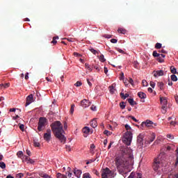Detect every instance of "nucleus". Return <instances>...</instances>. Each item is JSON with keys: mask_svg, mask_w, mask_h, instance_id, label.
I'll return each instance as SVG.
<instances>
[{"mask_svg": "<svg viewBox=\"0 0 178 178\" xmlns=\"http://www.w3.org/2000/svg\"><path fill=\"white\" fill-rule=\"evenodd\" d=\"M33 145H35V147H40L41 145L39 142H37L35 140L33 141Z\"/></svg>", "mask_w": 178, "mask_h": 178, "instance_id": "obj_41", "label": "nucleus"}, {"mask_svg": "<svg viewBox=\"0 0 178 178\" xmlns=\"http://www.w3.org/2000/svg\"><path fill=\"white\" fill-rule=\"evenodd\" d=\"M17 156H18V158H22V156H23V152L19 151V152L17 153Z\"/></svg>", "mask_w": 178, "mask_h": 178, "instance_id": "obj_38", "label": "nucleus"}, {"mask_svg": "<svg viewBox=\"0 0 178 178\" xmlns=\"http://www.w3.org/2000/svg\"><path fill=\"white\" fill-rule=\"evenodd\" d=\"M93 173L95 175H96V176H99V172L98 171H97V170H94Z\"/></svg>", "mask_w": 178, "mask_h": 178, "instance_id": "obj_57", "label": "nucleus"}, {"mask_svg": "<svg viewBox=\"0 0 178 178\" xmlns=\"http://www.w3.org/2000/svg\"><path fill=\"white\" fill-rule=\"evenodd\" d=\"M109 91L111 94H115V91H116V89L115 88V87L113 86V85H112L111 86H109Z\"/></svg>", "mask_w": 178, "mask_h": 178, "instance_id": "obj_21", "label": "nucleus"}, {"mask_svg": "<svg viewBox=\"0 0 178 178\" xmlns=\"http://www.w3.org/2000/svg\"><path fill=\"white\" fill-rule=\"evenodd\" d=\"M105 38H111L112 35H104Z\"/></svg>", "mask_w": 178, "mask_h": 178, "instance_id": "obj_62", "label": "nucleus"}, {"mask_svg": "<svg viewBox=\"0 0 178 178\" xmlns=\"http://www.w3.org/2000/svg\"><path fill=\"white\" fill-rule=\"evenodd\" d=\"M163 82H158L157 83V87H159V88H160V90H163Z\"/></svg>", "mask_w": 178, "mask_h": 178, "instance_id": "obj_24", "label": "nucleus"}, {"mask_svg": "<svg viewBox=\"0 0 178 178\" xmlns=\"http://www.w3.org/2000/svg\"><path fill=\"white\" fill-rule=\"evenodd\" d=\"M150 86L152 88H155V83L154 81H150Z\"/></svg>", "mask_w": 178, "mask_h": 178, "instance_id": "obj_50", "label": "nucleus"}, {"mask_svg": "<svg viewBox=\"0 0 178 178\" xmlns=\"http://www.w3.org/2000/svg\"><path fill=\"white\" fill-rule=\"evenodd\" d=\"M48 123V120H47L44 117H41L39 118V122L38 124V131H42L44 129H45V127L47 126Z\"/></svg>", "mask_w": 178, "mask_h": 178, "instance_id": "obj_3", "label": "nucleus"}, {"mask_svg": "<svg viewBox=\"0 0 178 178\" xmlns=\"http://www.w3.org/2000/svg\"><path fill=\"white\" fill-rule=\"evenodd\" d=\"M104 134H106V136H111V131H109L108 130H105L104 131Z\"/></svg>", "mask_w": 178, "mask_h": 178, "instance_id": "obj_43", "label": "nucleus"}, {"mask_svg": "<svg viewBox=\"0 0 178 178\" xmlns=\"http://www.w3.org/2000/svg\"><path fill=\"white\" fill-rule=\"evenodd\" d=\"M74 56H76V57H80V56H81V54H79V53H77V52H74Z\"/></svg>", "mask_w": 178, "mask_h": 178, "instance_id": "obj_58", "label": "nucleus"}, {"mask_svg": "<svg viewBox=\"0 0 178 178\" xmlns=\"http://www.w3.org/2000/svg\"><path fill=\"white\" fill-rule=\"evenodd\" d=\"M142 85L143 86V87H147V86H148V83L147 82V81L143 80Z\"/></svg>", "mask_w": 178, "mask_h": 178, "instance_id": "obj_40", "label": "nucleus"}, {"mask_svg": "<svg viewBox=\"0 0 178 178\" xmlns=\"http://www.w3.org/2000/svg\"><path fill=\"white\" fill-rule=\"evenodd\" d=\"M83 133H84V134H88V133H90V128L88 127H85L83 129Z\"/></svg>", "mask_w": 178, "mask_h": 178, "instance_id": "obj_23", "label": "nucleus"}, {"mask_svg": "<svg viewBox=\"0 0 178 178\" xmlns=\"http://www.w3.org/2000/svg\"><path fill=\"white\" fill-rule=\"evenodd\" d=\"M25 159L26 161H29V162H30V163H34V160L30 159V157L27 156H24Z\"/></svg>", "mask_w": 178, "mask_h": 178, "instance_id": "obj_34", "label": "nucleus"}, {"mask_svg": "<svg viewBox=\"0 0 178 178\" xmlns=\"http://www.w3.org/2000/svg\"><path fill=\"white\" fill-rule=\"evenodd\" d=\"M143 138H144V136L140 134L138 136V139H137V143L138 144H139V145H143Z\"/></svg>", "mask_w": 178, "mask_h": 178, "instance_id": "obj_12", "label": "nucleus"}, {"mask_svg": "<svg viewBox=\"0 0 178 178\" xmlns=\"http://www.w3.org/2000/svg\"><path fill=\"white\" fill-rule=\"evenodd\" d=\"M99 59L100 62H102V63L106 61V59H105V57L104 56V54L100 55L99 57Z\"/></svg>", "mask_w": 178, "mask_h": 178, "instance_id": "obj_25", "label": "nucleus"}, {"mask_svg": "<svg viewBox=\"0 0 178 178\" xmlns=\"http://www.w3.org/2000/svg\"><path fill=\"white\" fill-rule=\"evenodd\" d=\"M118 33H120V34H126V29L119 28L118 30Z\"/></svg>", "mask_w": 178, "mask_h": 178, "instance_id": "obj_26", "label": "nucleus"}, {"mask_svg": "<svg viewBox=\"0 0 178 178\" xmlns=\"http://www.w3.org/2000/svg\"><path fill=\"white\" fill-rule=\"evenodd\" d=\"M159 168H161V161L159 159H155L153 163V170L155 172H158Z\"/></svg>", "mask_w": 178, "mask_h": 178, "instance_id": "obj_7", "label": "nucleus"}, {"mask_svg": "<svg viewBox=\"0 0 178 178\" xmlns=\"http://www.w3.org/2000/svg\"><path fill=\"white\" fill-rule=\"evenodd\" d=\"M90 126L93 129H95L98 126V122H97V120L94 119L90 122Z\"/></svg>", "mask_w": 178, "mask_h": 178, "instance_id": "obj_15", "label": "nucleus"}, {"mask_svg": "<svg viewBox=\"0 0 178 178\" xmlns=\"http://www.w3.org/2000/svg\"><path fill=\"white\" fill-rule=\"evenodd\" d=\"M90 52H92V54H93L94 55H97V54H98V51L94 49L93 48L90 49Z\"/></svg>", "mask_w": 178, "mask_h": 178, "instance_id": "obj_36", "label": "nucleus"}, {"mask_svg": "<svg viewBox=\"0 0 178 178\" xmlns=\"http://www.w3.org/2000/svg\"><path fill=\"white\" fill-rule=\"evenodd\" d=\"M131 119H132V120H134V122H138V120L137 119H136L134 116H130Z\"/></svg>", "mask_w": 178, "mask_h": 178, "instance_id": "obj_61", "label": "nucleus"}, {"mask_svg": "<svg viewBox=\"0 0 178 178\" xmlns=\"http://www.w3.org/2000/svg\"><path fill=\"white\" fill-rule=\"evenodd\" d=\"M161 109H162L161 110L162 113H166V107L162 106Z\"/></svg>", "mask_w": 178, "mask_h": 178, "instance_id": "obj_48", "label": "nucleus"}, {"mask_svg": "<svg viewBox=\"0 0 178 178\" xmlns=\"http://www.w3.org/2000/svg\"><path fill=\"white\" fill-rule=\"evenodd\" d=\"M138 96L139 97V98H141V99H145V98H147V95L143 92H138Z\"/></svg>", "mask_w": 178, "mask_h": 178, "instance_id": "obj_16", "label": "nucleus"}, {"mask_svg": "<svg viewBox=\"0 0 178 178\" xmlns=\"http://www.w3.org/2000/svg\"><path fill=\"white\" fill-rule=\"evenodd\" d=\"M125 129L127 130V131H131L129 130H131V127L129 124H125Z\"/></svg>", "mask_w": 178, "mask_h": 178, "instance_id": "obj_45", "label": "nucleus"}, {"mask_svg": "<svg viewBox=\"0 0 178 178\" xmlns=\"http://www.w3.org/2000/svg\"><path fill=\"white\" fill-rule=\"evenodd\" d=\"M170 72H171V73H172V74H176V73H177V71L173 66L170 67Z\"/></svg>", "mask_w": 178, "mask_h": 178, "instance_id": "obj_28", "label": "nucleus"}, {"mask_svg": "<svg viewBox=\"0 0 178 178\" xmlns=\"http://www.w3.org/2000/svg\"><path fill=\"white\" fill-rule=\"evenodd\" d=\"M120 97H121L123 99H126V98H129V93H126V94L124 95V93L121 92V93H120Z\"/></svg>", "mask_w": 178, "mask_h": 178, "instance_id": "obj_22", "label": "nucleus"}, {"mask_svg": "<svg viewBox=\"0 0 178 178\" xmlns=\"http://www.w3.org/2000/svg\"><path fill=\"white\" fill-rule=\"evenodd\" d=\"M120 151L122 156L115 158V165L120 175L126 177V175L130 172V168L134 163L133 150L127 146H122Z\"/></svg>", "mask_w": 178, "mask_h": 178, "instance_id": "obj_1", "label": "nucleus"}, {"mask_svg": "<svg viewBox=\"0 0 178 178\" xmlns=\"http://www.w3.org/2000/svg\"><path fill=\"white\" fill-rule=\"evenodd\" d=\"M0 168L1 169H6V164L3 161L0 162Z\"/></svg>", "mask_w": 178, "mask_h": 178, "instance_id": "obj_30", "label": "nucleus"}, {"mask_svg": "<svg viewBox=\"0 0 178 178\" xmlns=\"http://www.w3.org/2000/svg\"><path fill=\"white\" fill-rule=\"evenodd\" d=\"M104 73L105 74H108V68L106 67H104Z\"/></svg>", "mask_w": 178, "mask_h": 178, "instance_id": "obj_63", "label": "nucleus"}, {"mask_svg": "<svg viewBox=\"0 0 178 178\" xmlns=\"http://www.w3.org/2000/svg\"><path fill=\"white\" fill-rule=\"evenodd\" d=\"M85 67L86 69H87V70H88L89 72H92V69L91 68V66H90L88 63H85Z\"/></svg>", "mask_w": 178, "mask_h": 178, "instance_id": "obj_27", "label": "nucleus"}, {"mask_svg": "<svg viewBox=\"0 0 178 178\" xmlns=\"http://www.w3.org/2000/svg\"><path fill=\"white\" fill-rule=\"evenodd\" d=\"M83 178H91L90 177V173L83 174Z\"/></svg>", "mask_w": 178, "mask_h": 178, "instance_id": "obj_46", "label": "nucleus"}, {"mask_svg": "<svg viewBox=\"0 0 178 178\" xmlns=\"http://www.w3.org/2000/svg\"><path fill=\"white\" fill-rule=\"evenodd\" d=\"M50 126L56 138H58L60 143L65 144L66 143V137L63 135L65 131L63 130V125H62L60 121H56L51 123Z\"/></svg>", "mask_w": 178, "mask_h": 178, "instance_id": "obj_2", "label": "nucleus"}, {"mask_svg": "<svg viewBox=\"0 0 178 178\" xmlns=\"http://www.w3.org/2000/svg\"><path fill=\"white\" fill-rule=\"evenodd\" d=\"M25 80H29V72H26L25 75Z\"/></svg>", "mask_w": 178, "mask_h": 178, "instance_id": "obj_64", "label": "nucleus"}, {"mask_svg": "<svg viewBox=\"0 0 178 178\" xmlns=\"http://www.w3.org/2000/svg\"><path fill=\"white\" fill-rule=\"evenodd\" d=\"M124 84H125L126 86H129V80L124 79Z\"/></svg>", "mask_w": 178, "mask_h": 178, "instance_id": "obj_53", "label": "nucleus"}, {"mask_svg": "<svg viewBox=\"0 0 178 178\" xmlns=\"http://www.w3.org/2000/svg\"><path fill=\"white\" fill-rule=\"evenodd\" d=\"M74 175H75V176L76 177H78V178H80L81 177V170H74Z\"/></svg>", "mask_w": 178, "mask_h": 178, "instance_id": "obj_17", "label": "nucleus"}, {"mask_svg": "<svg viewBox=\"0 0 178 178\" xmlns=\"http://www.w3.org/2000/svg\"><path fill=\"white\" fill-rule=\"evenodd\" d=\"M81 105L83 108H88V106L91 105V103H90L87 99H83L81 102Z\"/></svg>", "mask_w": 178, "mask_h": 178, "instance_id": "obj_10", "label": "nucleus"}, {"mask_svg": "<svg viewBox=\"0 0 178 178\" xmlns=\"http://www.w3.org/2000/svg\"><path fill=\"white\" fill-rule=\"evenodd\" d=\"M94 68L95 69V70H97V72H99V70H100L99 66H98V65H95L94 67Z\"/></svg>", "mask_w": 178, "mask_h": 178, "instance_id": "obj_60", "label": "nucleus"}, {"mask_svg": "<svg viewBox=\"0 0 178 178\" xmlns=\"http://www.w3.org/2000/svg\"><path fill=\"white\" fill-rule=\"evenodd\" d=\"M51 134H52V132L51 131V129H47V132L44 134V136H43L44 140L47 143H49V141H51Z\"/></svg>", "mask_w": 178, "mask_h": 178, "instance_id": "obj_6", "label": "nucleus"}, {"mask_svg": "<svg viewBox=\"0 0 178 178\" xmlns=\"http://www.w3.org/2000/svg\"><path fill=\"white\" fill-rule=\"evenodd\" d=\"M171 80L172 81H177V76L175 74L171 75Z\"/></svg>", "mask_w": 178, "mask_h": 178, "instance_id": "obj_33", "label": "nucleus"}, {"mask_svg": "<svg viewBox=\"0 0 178 178\" xmlns=\"http://www.w3.org/2000/svg\"><path fill=\"white\" fill-rule=\"evenodd\" d=\"M87 83L90 87H92V83L90 81V79H87Z\"/></svg>", "mask_w": 178, "mask_h": 178, "instance_id": "obj_59", "label": "nucleus"}, {"mask_svg": "<svg viewBox=\"0 0 178 178\" xmlns=\"http://www.w3.org/2000/svg\"><path fill=\"white\" fill-rule=\"evenodd\" d=\"M131 140H133V134L131 131H127L125 133V136L122 140L124 144H126V145H130L131 144Z\"/></svg>", "mask_w": 178, "mask_h": 178, "instance_id": "obj_4", "label": "nucleus"}, {"mask_svg": "<svg viewBox=\"0 0 178 178\" xmlns=\"http://www.w3.org/2000/svg\"><path fill=\"white\" fill-rule=\"evenodd\" d=\"M90 109H91V111H97V106L92 105V106L90 107Z\"/></svg>", "mask_w": 178, "mask_h": 178, "instance_id": "obj_56", "label": "nucleus"}, {"mask_svg": "<svg viewBox=\"0 0 178 178\" xmlns=\"http://www.w3.org/2000/svg\"><path fill=\"white\" fill-rule=\"evenodd\" d=\"M163 58V57H162V56H159L157 58L158 62H159L160 63H163V62H165V60Z\"/></svg>", "mask_w": 178, "mask_h": 178, "instance_id": "obj_29", "label": "nucleus"}, {"mask_svg": "<svg viewBox=\"0 0 178 178\" xmlns=\"http://www.w3.org/2000/svg\"><path fill=\"white\" fill-rule=\"evenodd\" d=\"M129 84H131L132 86H134V81H133V79L129 78V80H128Z\"/></svg>", "mask_w": 178, "mask_h": 178, "instance_id": "obj_42", "label": "nucleus"}, {"mask_svg": "<svg viewBox=\"0 0 178 178\" xmlns=\"http://www.w3.org/2000/svg\"><path fill=\"white\" fill-rule=\"evenodd\" d=\"M19 129L22 131H24V124H20Z\"/></svg>", "mask_w": 178, "mask_h": 178, "instance_id": "obj_51", "label": "nucleus"}, {"mask_svg": "<svg viewBox=\"0 0 178 178\" xmlns=\"http://www.w3.org/2000/svg\"><path fill=\"white\" fill-rule=\"evenodd\" d=\"M160 102L162 106H168V99H166V97H160Z\"/></svg>", "mask_w": 178, "mask_h": 178, "instance_id": "obj_11", "label": "nucleus"}, {"mask_svg": "<svg viewBox=\"0 0 178 178\" xmlns=\"http://www.w3.org/2000/svg\"><path fill=\"white\" fill-rule=\"evenodd\" d=\"M102 178H112V171L108 168L102 169Z\"/></svg>", "mask_w": 178, "mask_h": 178, "instance_id": "obj_5", "label": "nucleus"}, {"mask_svg": "<svg viewBox=\"0 0 178 178\" xmlns=\"http://www.w3.org/2000/svg\"><path fill=\"white\" fill-rule=\"evenodd\" d=\"M167 138H169L170 140H173V138H175V137L172 134H168Z\"/></svg>", "mask_w": 178, "mask_h": 178, "instance_id": "obj_44", "label": "nucleus"}, {"mask_svg": "<svg viewBox=\"0 0 178 178\" xmlns=\"http://www.w3.org/2000/svg\"><path fill=\"white\" fill-rule=\"evenodd\" d=\"M83 83H81V81H77L76 83H74L75 87H80L81 86Z\"/></svg>", "mask_w": 178, "mask_h": 178, "instance_id": "obj_39", "label": "nucleus"}, {"mask_svg": "<svg viewBox=\"0 0 178 178\" xmlns=\"http://www.w3.org/2000/svg\"><path fill=\"white\" fill-rule=\"evenodd\" d=\"M39 176H40V177H43V178H52L48 174H45L44 172L39 173Z\"/></svg>", "mask_w": 178, "mask_h": 178, "instance_id": "obj_19", "label": "nucleus"}, {"mask_svg": "<svg viewBox=\"0 0 178 178\" xmlns=\"http://www.w3.org/2000/svg\"><path fill=\"white\" fill-rule=\"evenodd\" d=\"M154 77H158L160 76H163V70H157L154 72Z\"/></svg>", "mask_w": 178, "mask_h": 178, "instance_id": "obj_13", "label": "nucleus"}, {"mask_svg": "<svg viewBox=\"0 0 178 178\" xmlns=\"http://www.w3.org/2000/svg\"><path fill=\"white\" fill-rule=\"evenodd\" d=\"M124 104V102H122L120 103V108H121V109H124V108H126V104Z\"/></svg>", "mask_w": 178, "mask_h": 178, "instance_id": "obj_32", "label": "nucleus"}, {"mask_svg": "<svg viewBox=\"0 0 178 178\" xmlns=\"http://www.w3.org/2000/svg\"><path fill=\"white\" fill-rule=\"evenodd\" d=\"M152 55L154 58H159V56L165 58L166 56L165 54H159V53L156 52V51H154Z\"/></svg>", "mask_w": 178, "mask_h": 178, "instance_id": "obj_14", "label": "nucleus"}, {"mask_svg": "<svg viewBox=\"0 0 178 178\" xmlns=\"http://www.w3.org/2000/svg\"><path fill=\"white\" fill-rule=\"evenodd\" d=\"M10 86V83H7L4 84V88H8Z\"/></svg>", "mask_w": 178, "mask_h": 178, "instance_id": "obj_55", "label": "nucleus"}, {"mask_svg": "<svg viewBox=\"0 0 178 178\" xmlns=\"http://www.w3.org/2000/svg\"><path fill=\"white\" fill-rule=\"evenodd\" d=\"M134 67H136V69H138V63L137 61H134Z\"/></svg>", "mask_w": 178, "mask_h": 178, "instance_id": "obj_49", "label": "nucleus"}, {"mask_svg": "<svg viewBox=\"0 0 178 178\" xmlns=\"http://www.w3.org/2000/svg\"><path fill=\"white\" fill-rule=\"evenodd\" d=\"M23 176H24V175H23V173H19V174L16 175L17 178H22V177H23Z\"/></svg>", "mask_w": 178, "mask_h": 178, "instance_id": "obj_47", "label": "nucleus"}, {"mask_svg": "<svg viewBox=\"0 0 178 178\" xmlns=\"http://www.w3.org/2000/svg\"><path fill=\"white\" fill-rule=\"evenodd\" d=\"M111 42H112V44H116V42H118V40H116V39H111Z\"/></svg>", "mask_w": 178, "mask_h": 178, "instance_id": "obj_54", "label": "nucleus"}, {"mask_svg": "<svg viewBox=\"0 0 178 178\" xmlns=\"http://www.w3.org/2000/svg\"><path fill=\"white\" fill-rule=\"evenodd\" d=\"M127 101L131 106H134V105H137V102H134V99L129 98L127 99Z\"/></svg>", "mask_w": 178, "mask_h": 178, "instance_id": "obj_18", "label": "nucleus"}, {"mask_svg": "<svg viewBox=\"0 0 178 178\" xmlns=\"http://www.w3.org/2000/svg\"><path fill=\"white\" fill-rule=\"evenodd\" d=\"M57 178H67V177L65 175L58 173L57 174Z\"/></svg>", "mask_w": 178, "mask_h": 178, "instance_id": "obj_31", "label": "nucleus"}, {"mask_svg": "<svg viewBox=\"0 0 178 178\" xmlns=\"http://www.w3.org/2000/svg\"><path fill=\"white\" fill-rule=\"evenodd\" d=\"M56 40H59V36H55L53 38V40L51 41V44H54V45H56V44H58V41Z\"/></svg>", "mask_w": 178, "mask_h": 178, "instance_id": "obj_20", "label": "nucleus"}, {"mask_svg": "<svg viewBox=\"0 0 178 178\" xmlns=\"http://www.w3.org/2000/svg\"><path fill=\"white\" fill-rule=\"evenodd\" d=\"M32 102H34V97L33 96V94H31L26 97V102L25 106H29V105H30V104H32Z\"/></svg>", "mask_w": 178, "mask_h": 178, "instance_id": "obj_8", "label": "nucleus"}, {"mask_svg": "<svg viewBox=\"0 0 178 178\" xmlns=\"http://www.w3.org/2000/svg\"><path fill=\"white\" fill-rule=\"evenodd\" d=\"M155 48L156 49H161V48H162V44L161 43H156L155 45Z\"/></svg>", "mask_w": 178, "mask_h": 178, "instance_id": "obj_35", "label": "nucleus"}, {"mask_svg": "<svg viewBox=\"0 0 178 178\" xmlns=\"http://www.w3.org/2000/svg\"><path fill=\"white\" fill-rule=\"evenodd\" d=\"M154 140H155V135L152 134V137L150 138V143H152V141H154Z\"/></svg>", "mask_w": 178, "mask_h": 178, "instance_id": "obj_52", "label": "nucleus"}, {"mask_svg": "<svg viewBox=\"0 0 178 178\" xmlns=\"http://www.w3.org/2000/svg\"><path fill=\"white\" fill-rule=\"evenodd\" d=\"M152 124H154V122L152 121L147 120L145 122H142L141 126H143V127L145 126L146 127H151Z\"/></svg>", "mask_w": 178, "mask_h": 178, "instance_id": "obj_9", "label": "nucleus"}, {"mask_svg": "<svg viewBox=\"0 0 178 178\" xmlns=\"http://www.w3.org/2000/svg\"><path fill=\"white\" fill-rule=\"evenodd\" d=\"M70 112L71 115H73V112H74V104L71 105V108Z\"/></svg>", "mask_w": 178, "mask_h": 178, "instance_id": "obj_37", "label": "nucleus"}]
</instances>
